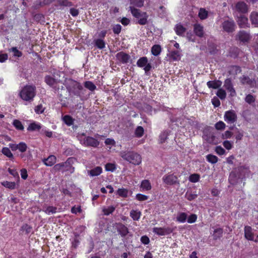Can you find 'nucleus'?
Listing matches in <instances>:
<instances>
[{"instance_id":"obj_1","label":"nucleus","mask_w":258,"mask_h":258,"mask_svg":"<svg viewBox=\"0 0 258 258\" xmlns=\"http://www.w3.org/2000/svg\"><path fill=\"white\" fill-rule=\"evenodd\" d=\"M64 85L70 95L79 96L81 91L83 89V86L80 83L72 79H67Z\"/></svg>"},{"instance_id":"obj_2","label":"nucleus","mask_w":258,"mask_h":258,"mask_svg":"<svg viewBox=\"0 0 258 258\" xmlns=\"http://www.w3.org/2000/svg\"><path fill=\"white\" fill-rule=\"evenodd\" d=\"M75 161V158H69L65 162L55 164L53 166V169L56 172L60 171L62 172L68 171L70 173H73L75 170L74 167L72 165Z\"/></svg>"},{"instance_id":"obj_3","label":"nucleus","mask_w":258,"mask_h":258,"mask_svg":"<svg viewBox=\"0 0 258 258\" xmlns=\"http://www.w3.org/2000/svg\"><path fill=\"white\" fill-rule=\"evenodd\" d=\"M119 155L124 160L134 165H139L142 162L141 156L133 151H121Z\"/></svg>"},{"instance_id":"obj_4","label":"nucleus","mask_w":258,"mask_h":258,"mask_svg":"<svg viewBox=\"0 0 258 258\" xmlns=\"http://www.w3.org/2000/svg\"><path fill=\"white\" fill-rule=\"evenodd\" d=\"M35 95V88L32 86L24 87L20 93L21 98L25 101H31Z\"/></svg>"},{"instance_id":"obj_5","label":"nucleus","mask_w":258,"mask_h":258,"mask_svg":"<svg viewBox=\"0 0 258 258\" xmlns=\"http://www.w3.org/2000/svg\"><path fill=\"white\" fill-rule=\"evenodd\" d=\"M222 27L224 31L231 33L235 31L236 25L233 20H227L222 23Z\"/></svg>"},{"instance_id":"obj_6","label":"nucleus","mask_w":258,"mask_h":258,"mask_svg":"<svg viewBox=\"0 0 258 258\" xmlns=\"http://www.w3.org/2000/svg\"><path fill=\"white\" fill-rule=\"evenodd\" d=\"M162 180L164 183L168 185H171L176 184H179V181L178 180V177L173 174L165 175L163 177Z\"/></svg>"},{"instance_id":"obj_7","label":"nucleus","mask_w":258,"mask_h":258,"mask_svg":"<svg viewBox=\"0 0 258 258\" xmlns=\"http://www.w3.org/2000/svg\"><path fill=\"white\" fill-rule=\"evenodd\" d=\"M236 38L241 42L246 43L250 40L251 36L248 32L241 30L237 33L236 35Z\"/></svg>"},{"instance_id":"obj_8","label":"nucleus","mask_w":258,"mask_h":258,"mask_svg":"<svg viewBox=\"0 0 258 258\" xmlns=\"http://www.w3.org/2000/svg\"><path fill=\"white\" fill-rule=\"evenodd\" d=\"M44 81L48 85L52 87L55 90H58L59 89L58 84L60 83V80L47 75L45 77Z\"/></svg>"},{"instance_id":"obj_9","label":"nucleus","mask_w":258,"mask_h":258,"mask_svg":"<svg viewBox=\"0 0 258 258\" xmlns=\"http://www.w3.org/2000/svg\"><path fill=\"white\" fill-rule=\"evenodd\" d=\"M237 115L234 110H231L225 112L224 115L225 120L229 123H233L237 120Z\"/></svg>"},{"instance_id":"obj_10","label":"nucleus","mask_w":258,"mask_h":258,"mask_svg":"<svg viewBox=\"0 0 258 258\" xmlns=\"http://www.w3.org/2000/svg\"><path fill=\"white\" fill-rule=\"evenodd\" d=\"M224 87L230 93V95L231 97H234L236 95V93L233 87L231 79L227 78L225 80Z\"/></svg>"},{"instance_id":"obj_11","label":"nucleus","mask_w":258,"mask_h":258,"mask_svg":"<svg viewBox=\"0 0 258 258\" xmlns=\"http://www.w3.org/2000/svg\"><path fill=\"white\" fill-rule=\"evenodd\" d=\"M116 58L117 60L122 63H127L131 60V56L129 54L121 51L116 54Z\"/></svg>"},{"instance_id":"obj_12","label":"nucleus","mask_w":258,"mask_h":258,"mask_svg":"<svg viewBox=\"0 0 258 258\" xmlns=\"http://www.w3.org/2000/svg\"><path fill=\"white\" fill-rule=\"evenodd\" d=\"M203 138L204 140L206 141L208 143L215 145L218 143L216 138L213 133L205 132Z\"/></svg>"},{"instance_id":"obj_13","label":"nucleus","mask_w":258,"mask_h":258,"mask_svg":"<svg viewBox=\"0 0 258 258\" xmlns=\"http://www.w3.org/2000/svg\"><path fill=\"white\" fill-rule=\"evenodd\" d=\"M153 232L158 235H165L169 234L173 232V229L170 227L158 228L155 227L153 229Z\"/></svg>"},{"instance_id":"obj_14","label":"nucleus","mask_w":258,"mask_h":258,"mask_svg":"<svg viewBox=\"0 0 258 258\" xmlns=\"http://www.w3.org/2000/svg\"><path fill=\"white\" fill-rule=\"evenodd\" d=\"M237 23L241 28H246L249 27L248 19L245 16L241 15L237 17Z\"/></svg>"},{"instance_id":"obj_15","label":"nucleus","mask_w":258,"mask_h":258,"mask_svg":"<svg viewBox=\"0 0 258 258\" xmlns=\"http://www.w3.org/2000/svg\"><path fill=\"white\" fill-rule=\"evenodd\" d=\"M83 144L86 146L97 147L99 145V142L92 137H87L84 139Z\"/></svg>"},{"instance_id":"obj_16","label":"nucleus","mask_w":258,"mask_h":258,"mask_svg":"<svg viewBox=\"0 0 258 258\" xmlns=\"http://www.w3.org/2000/svg\"><path fill=\"white\" fill-rule=\"evenodd\" d=\"M194 31L197 36L202 37L204 36V27L199 24H196L194 26Z\"/></svg>"},{"instance_id":"obj_17","label":"nucleus","mask_w":258,"mask_h":258,"mask_svg":"<svg viewBox=\"0 0 258 258\" xmlns=\"http://www.w3.org/2000/svg\"><path fill=\"white\" fill-rule=\"evenodd\" d=\"M244 236L245 238L248 240H253L254 234L252 232V228L251 227L248 226H245Z\"/></svg>"},{"instance_id":"obj_18","label":"nucleus","mask_w":258,"mask_h":258,"mask_svg":"<svg viewBox=\"0 0 258 258\" xmlns=\"http://www.w3.org/2000/svg\"><path fill=\"white\" fill-rule=\"evenodd\" d=\"M235 8L238 12L241 13H245L247 12V5L243 2L237 3L236 4Z\"/></svg>"},{"instance_id":"obj_19","label":"nucleus","mask_w":258,"mask_h":258,"mask_svg":"<svg viewBox=\"0 0 258 258\" xmlns=\"http://www.w3.org/2000/svg\"><path fill=\"white\" fill-rule=\"evenodd\" d=\"M117 229L118 232L122 237L125 236L128 233V228L121 223H119L117 225Z\"/></svg>"},{"instance_id":"obj_20","label":"nucleus","mask_w":258,"mask_h":258,"mask_svg":"<svg viewBox=\"0 0 258 258\" xmlns=\"http://www.w3.org/2000/svg\"><path fill=\"white\" fill-rule=\"evenodd\" d=\"M186 30V28L180 24H177L174 27V30L178 36H183Z\"/></svg>"},{"instance_id":"obj_21","label":"nucleus","mask_w":258,"mask_h":258,"mask_svg":"<svg viewBox=\"0 0 258 258\" xmlns=\"http://www.w3.org/2000/svg\"><path fill=\"white\" fill-rule=\"evenodd\" d=\"M207 85L209 88L218 89L221 86L222 82L220 80L210 81L207 82Z\"/></svg>"},{"instance_id":"obj_22","label":"nucleus","mask_w":258,"mask_h":258,"mask_svg":"<svg viewBox=\"0 0 258 258\" xmlns=\"http://www.w3.org/2000/svg\"><path fill=\"white\" fill-rule=\"evenodd\" d=\"M250 20L252 25L258 27V12H252L250 15Z\"/></svg>"},{"instance_id":"obj_23","label":"nucleus","mask_w":258,"mask_h":258,"mask_svg":"<svg viewBox=\"0 0 258 258\" xmlns=\"http://www.w3.org/2000/svg\"><path fill=\"white\" fill-rule=\"evenodd\" d=\"M102 172V168L100 166L96 167L95 168L88 171V173L91 176H96L100 175Z\"/></svg>"},{"instance_id":"obj_24","label":"nucleus","mask_w":258,"mask_h":258,"mask_svg":"<svg viewBox=\"0 0 258 258\" xmlns=\"http://www.w3.org/2000/svg\"><path fill=\"white\" fill-rule=\"evenodd\" d=\"M56 161V158L53 155L49 156L47 159H45L43 160L44 163L48 166H51L53 165Z\"/></svg>"},{"instance_id":"obj_25","label":"nucleus","mask_w":258,"mask_h":258,"mask_svg":"<svg viewBox=\"0 0 258 258\" xmlns=\"http://www.w3.org/2000/svg\"><path fill=\"white\" fill-rule=\"evenodd\" d=\"M223 230L222 228H218L214 230L213 234V239L217 240L222 237Z\"/></svg>"},{"instance_id":"obj_26","label":"nucleus","mask_w":258,"mask_h":258,"mask_svg":"<svg viewBox=\"0 0 258 258\" xmlns=\"http://www.w3.org/2000/svg\"><path fill=\"white\" fill-rule=\"evenodd\" d=\"M2 185L10 189H14L16 188V183L15 182L4 181L2 182Z\"/></svg>"},{"instance_id":"obj_27","label":"nucleus","mask_w":258,"mask_h":258,"mask_svg":"<svg viewBox=\"0 0 258 258\" xmlns=\"http://www.w3.org/2000/svg\"><path fill=\"white\" fill-rule=\"evenodd\" d=\"M141 213L139 211L132 210L130 212V216L134 220L138 221L140 218Z\"/></svg>"},{"instance_id":"obj_28","label":"nucleus","mask_w":258,"mask_h":258,"mask_svg":"<svg viewBox=\"0 0 258 258\" xmlns=\"http://www.w3.org/2000/svg\"><path fill=\"white\" fill-rule=\"evenodd\" d=\"M130 10L131 11V13L132 15L136 18L139 19L143 15V13H141L139 10L136 9L135 8L130 7Z\"/></svg>"},{"instance_id":"obj_29","label":"nucleus","mask_w":258,"mask_h":258,"mask_svg":"<svg viewBox=\"0 0 258 258\" xmlns=\"http://www.w3.org/2000/svg\"><path fill=\"white\" fill-rule=\"evenodd\" d=\"M161 51V47L159 45H154L152 47V53L155 56L158 55L160 53Z\"/></svg>"},{"instance_id":"obj_30","label":"nucleus","mask_w":258,"mask_h":258,"mask_svg":"<svg viewBox=\"0 0 258 258\" xmlns=\"http://www.w3.org/2000/svg\"><path fill=\"white\" fill-rule=\"evenodd\" d=\"M206 159L209 162L212 164H215L217 163L218 160V157L212 154H208L207 155Z\"/></svg>"},{"instance_id":"obj_31","label":"nucleus","mask_w":258,"mask_h":258,"mask_svg":"<svg viewBox=\"0 0 258 258\" xmlns=\"http://www.w3.org/2000/svg\"><path fill=\"white\" fill-rule=\"evenodd\" d=\"M141 187L143 189L149 190L151 189V185L150 181L148 180H144L141 183Z\"/></svg>"},{"instance_id":"obj_32","label":"nucleus","mask_w":258,"mask_h":258,"mask_svg":"<svg viewBox=\"0 0 258 258\" xmlns=\"http://www.w3.org/2000/svg\"><path fill=\"white\" fill-rule=\"evenodd\" d=\"M2 153L8 157V158L12 159L14 158V156L13 154L12 153L11 151L9 149V148L7 147H4L2 149Z\"/></svg>"},{"instance_id":"obj_33","label":"nucleus","mask_w":258,"mask_h":258,"mask_svg":"<svg viewBox=\"0 0 258 258\" xmlns=\"http://www.w3.org/2000/svg\"><path fill=\"white\" fill-rule=\"evenodd\" d=\"M148 17V16L146 13H143V15L139 19L138 23L142 25H145L147 23Z\"/></svg>"},{"instance_id":"obj_34","label":"nucleus","mask_w":258,"mask_h":258,"mask_svg":"<svg viewBox=\"0 0 258 258\" xmlns=\"http://www.w3.org/2000/svg\"><path fill=\"white\" fill-rule=\"evenodd\" d=\"M187 215L185 213H179L176 217V220L179 222L183 223L187 219Z\"/></svg>"},{"instance_id":"obj_35","label":"nucleus","mask_w":258,"mask_h":258,"mask_svg":"<svg viewBox=\"0 0 258 258\" xmlns=\"http://www.w3.org/2000/svg\"><path fill=\"white\" fill-rule=\"evenodd\" d=\"M147 62V58L146 57H142L138 60L137 64L138 67L142 68L145 66Z\"/></svg>"},{"instance_id":"obj_36","label":"nucleus","mask_w":258,"mask_h":258,"mask_svg":"<svg viewBox=\"0 0 258 258\" xmlns=\"http://www.w3.org/2000/svg\"><path fill=\"white\" fill-rule=\"evenodd\" d=\"M199 17L201 20H204L207 18L208 12L203 8H201L199 12Z\"/></svg>"},{"instance_id":"obj_37","label":"nucleus","mask_w":258,"mask_h":258,"mask_svg":"<svg viewBox=\"0 0 258 258\" xmlns=\"http://www.w3.org/2000/svg\"><path fill=\"white\" fill-rule=\"evenodd\" d=\"M57 208L53 206H49L43 209V211L47 214H54L56 212Z\"/></svg>"},{"instance_id":"obj_38","label":"nucleus","mask_w":258,"mask_h":258,"mask_svg":"<svg viewBox=\"0 0 258 258\" xmlns=\"http://www.w3.org/2000/svg\"><path fill=\"white\" fill-rule=\"evenodd\" d=\"M144 130L142 126H138L135 130V135L137 137L140 138L143 136Z\"/></svg>"},{"instance_id":"obj_39","label":"nucleus","mask_w":258,"mask_h":258,"mask_svg":"<svg viewBox=\"0 0 258 258\" xmlns=\"http://www.w3.org/2000/svg\"><path fill=\"white\" fill-rule=\"evenodd\" d=\"M21 230L25 232L26 234H28L32 230V227L27 224L23 225L21 227Z\"/></svg>"},{"instance_id":"obj_40","label":"nucleus","mask_w":258,"mask_h":258,"mask_svg":"<svg viewBox=\"0 0 258 258\" xmlns=\"http://www.w3.org/2000/svg\"><path fill=\"white\" fill-rule=\"evenodd\" d=\"M41 126L35 122L31 123L27 128L28 131H33L35 130H39Z\"/></svg>"},{"instance_id":"obj_41","label":"nucleus","mask_w":258,"mask_h":258,"mask_svg":"<svg viewBox=\"0 0 258 258\" xmlns=\"http://www.w3.org/2000/svg\"><path fill=\"white\" fill-rule=\"evenodd\" d=\"M95 43V45L99 49H103L105 47V42L101 39L96 40Z\"/></svg>"},{"instance_id":"obj_42","label":"nucleus","mask_w":258,"mask_h":258,"mask_svg":"<svg viewBox=\"0 0 258 258\" xmlns=\"http://www.w3.org/2000/svg\"><path fill=\"white\" fill-rule=\"evenodd\" d=\"M115 207L111 206H109L108 208H104L103 209V212L105 215H109L110 214H111L115 210Z\"/></svg>"},{"instance_id":"obj_43","label":"nucleus","mask_w":258,"mask_h":258,"mask_svg":"<svg viewBox=\"0 0 258 258\" xmlns=\"http://www.w3.org/2000/svg\"><path fill=\"white\" fill-rule=\"evenodd\" d=\"M85 87L90 91H94L96 89L95 85L91 81H86L84 83Z\"/></svg>"},{"instance_id":"obj_44","label":"nucleus","mask_w":258,"mask_h":258,"mask_svg":"<svg viewBox=\"0 0 258 258\" xmlns=\"http://www.w3.org/2000/svg\"><path fill=\"white\" fill-rule=\"evenodd\" d=\"M234 133L235 134V138L237 140H241L242 139L243 136V132L235 128Z\"/></svg>"},{"instance_id":"obj_45","label":"nucleus","mask_w":258,"mask_h":258,"mask_svg":"<svg viewBox=\"0 0 258 258\" xmlns=\"http://www.w3.org/2000/svg\"><path fill=\"white\" fill-rule=\"evenodd\" d=\"M200 176L198 174L194 173L190 175L189 177V180L191 182H197L199 181Z\"/></svg>"},{"instance_id":"obj_46","label":"nucleus","mask_w":258,"mask_h":258,"mask_svg":"<svg viewBox=\"0 0 258 258\" xmlns=\"http://www.w3.org/2000/svg\"><path fill=\"white\" fill-rule=\"evenodd\" d=\"M117 193L119 196L125 198L127 197L128 190L124 188H119L117 190Z\"/></svg>"},{"instance_id":"obj_47","label":"nucleus","mask_w":258,"mask_h":258,"mask_svg":"<svg viewBox=\"0 0 258 258\" xmlns=\"http://www.w3.org/2000/svg\"><path fill=\"white\" fill-rule=\"evenodd\" d=\"M216 95L222 100L224 99L226 96L225 91L222 89H219L217 91Z\"/></svg>"},{"instance_id":"obj_48","label":"nucleus","mask_w":258,"mask_h":258,"mask_svg":"<svg viewBox=\"0 0 258 258\" xmlns=\"http://www.w3.org/2000/svg\"><path fill=\"white\" fill-rule=\"evenodd\" d=\"M168 136V133L167 131H164L161 133L159 136V140L161 143L165 142Z\"/></svg>"},{"instance_id":"obj_49","label":"nucleus","mask_w":258,"mask_h":258,"mask_svg":"<svg viewBox=\"0 0 258 258\" xmlns=\"http://www.w3.org/2000/svg\"><path fill=\"white\" fill-rule=\"evenodd\" d=\"M63 120L68 125H71L73 123V118L69 115H66L63 117Z\"/></svg>"},{"instance_id":"obj_50","label":"nucleus","mask_w":258,"mask_h":258,"mask_svg":"<svg viewBox=\"0 0 258 258\" xmlns=\"http://www.w3.org/2000/svg\"><path fill=\"white\" fill-rule=\"evenodd\" d=\"M171 57L173 60H179L180 58V54L178 51H172L171 52Z\"/></svg>"},{"instance_id":"obj_51","label":"nucleus","mask_w":258,"mask_h":258,"mask_svg":"<svg viewBox=\"0 0 258 258\" xmlns=\"http://www.w3.org/2000/svg\"><path fill=\"white\" fill-rule=\"evenodd\" d=\"M58 4L60 6L71 7L73 5L72 3L68 0H58Z\"/></svg>"},{"instance_id":"obj_52","label":"nucleus","mask_w":258,"mask_h":258,"mask_svg":"<svg viewBox=\"0 0 258 258\" xmlns=\"http://www.w3.org/2000/svg\"><path fill=\"white\" fill-rule=\"evenodd\" d=\"M13 124L15 126V127L18 130H23L24 129V127L22 123L18 120H14L13 121Z\"/></svg>"},{"instance_id":"obj_53","label":"nucleus","mask_w":258,"mask_h":258,"mask_svg":"<svg viewBox=\"0 0 258 258\" xmlns=\"http://www.w3.org/2000/svg\"><path fill=\"white\" fill-rule=\"evenodd\" d=\"M131 4L138 7H141L144 5L143 0H131Z\"/></svg>"},{"instance_id":"obj_54","label":"nucleus","mask_w":258,"mask_h":258,"mask_svg":"<svg viewBox=\"0 0 258 258\" xmlns=\"http://www.w3.org/2000/svg\"><path fill=\"white\" fill-rule=\"evenodd\" d=\"M10 51L13 52V55L17 57H20L22 55V53L19 51L17 47H12Z\"/></svg>"},{"instance_id":"obj_55","label":"nucleus","mask_w":258,"mask_h":258,"mask_svg":"<svg viewBox=\"0 0 258 258\" xmlns=\"http://www.w3.org/2000/svg\"><path fill=\"white\" fill-rule=\"evenodd\" d=\"M18 149L21 152H24L26 151L27 149V145L21 142L18 144Z\"/></svg>"},{"instance_id":"obj_56","label":"nucleus","mask_w":258,"mask_h":258,"mask_svg":"<svg viewBox=\"0 0 258 258\" xmlns=\"http://www.w3.org/2000/svg\"><path fill=\"white\" fill-rule=\"evenodd\" d=\"M197 197L198 195L197 194L188 191L185 194V198L189 201H192L195 199Z\"/></svg>"},{"instance_id":"obj_57","label":"nucleus","mask_w":258,"mask_h":258,"mask_svg":"<svg viewBox=\"0 0 258 258\" xmlns=\"http://www.w3.org/2000/svg\"><path fill=\"white\" fill-rule=\"evenodd\" d=\"M225 126V124L222 121H219L215 124V127L218 130H224Z\"/></svg>"},{"instance_id":"obj_58","label":"nucleus","mask_w":258,"mask_h":258,"mask_svg":"<svg viewBox=\"0 0 258 258\" xmlns=\"http://www.w3.org/2000/svg\"><path fill=\"white\" fill-rule=\"evenodd\" d=\"M34 19L38 22H44V17L42 14H37L34 15Z\"/></svg>"},{"instance_id":"obj_59","label":"nucleus","mask_w":258,"mask_h":258,"mask_svg":"<svg viewBox=\"0 0 258 258\" xmlns=\"http://www.w3.org/2000/svg\"><path fill=\"white\" fill-rule=\"evenodd\" d=\"M236 174L235 173L232 172L230 174L229 180L231 184H235L236 183Z\"/></svg>"},{"instance_id":"obj_60","label":"nucleus","mask_w":258,"mask_h":258,"mask_svg":"<svg viewBox=\"0 0 258 258\" xmlns=\"http://www.w3.org/2000/svg\"><path fill=\"white\" fill-rule=\"evenodd\" d=\"M245 101L248 104H251L255 101V98L252 95L248 94L246 96Z\"/></svg>"},{"instance_id":"obj_61","label":"nucleus","mask_w":258,"mask_h":258,"mask_svg":"<svg viewBox=\"0 0 258 258\" xmlns=\"http://www.w3.org/2000/svg\"><path fill=\"white\" fill-rule=\"evenodd\" d=\"M105 169L108 171H113L115 169V166L114 164L107 163L105 165Z\"/></svg>"},{"instance_id":"obj_62","label":"nucleus","mask_w":258,"mask_h":258,"mask_svg":"<svg viewBox=\"0 0 258 258\" xmlns=\"http://www.w3.org/2000/svg\"><path fill=\"white\" fill-rule=\"evenodd\" d=\"M197 219V216L196 214L190 215L187 218V222L189 223H193L195 222Z\"/></svg>"},{"instance_id":"obj_63","label":"nucleus","mask_w":258,"mask_h":258,"mask_svg":"<svg viewBox=\"0 0 258 258\" xmlns=\"http://www.w3.org/2000/svg\"><path fill=\"white\" fill-rule=\"evenodd\" d=\"M241 82L243 84L246 83L247 84L250 85L252 83V81L248 77L243 76V77L241 79Z\"/></svg>"},{"instance_id":"obj_64","label":"nucleus","mask_w":258,"mask_h":258,"mask_svg":"<svg viewBox=\"0 0 258 258\" xmlns=\"http://www.w3.org/2000/svg\"><path fill=\"white\" fill-rule=\"evenodd\" d=\"M212 103L215 107H218L220 105V101L219 100V99L216 97H214L212 99Z\"/></svg>"}]
</instances>
